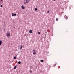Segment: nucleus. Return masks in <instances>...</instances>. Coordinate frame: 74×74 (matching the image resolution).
<instances>
[{
    "instance_id": "nucleus-4",
    "label": "nucleus",
    "mask_w": 74,
    "mask_h": 74,
    "mask_svg": "<svg viewBox=\"0 0 74 74\" xmlns=\"http://www.w3.org/2000/svg\"><path fill=\"white\" fill-rule=\"evenodd\" d=\"M2 44V41L1 40L0 41V45H1Z\"/></svg>"
},
{
    "instance_id": "nucleus-20",
    "label": "nucleus",
    "mask_w": 74,
    "mask_h": 74,
    "mask_svg": "<svg viewBox=\"0 0 74 74\" xmlns=\"http://www.w3.org/2000/svg\"><path fill=\"white\" fill-rule=\"evenodd\" d=\"M3 7V5H1V7Z\"/></svg>"
},
{
    "instance_id": "nucleus-25",
    "label": "nucleus",
    "mask_w": 74,
    "mask_h": 74,
    "mask_svg": "<svg viewBox=\"0 0 74 74\" xmlns=\"http://www.w3.org/2000/svg\"><path fill=\"white\" fill-rule=\"evenodd\" d=\"M54 1H55V0H54Z\"/></svg>"
},
{
    "instance_id": "nucleus-19",
    "label": "nucleus",
    "mask_w": 74,
    "mask_h": 74,
    "mask_svg": "<svg viewBox=\"0 0 74 74\" xmlns=\"http://www.w3.org/2000/svg\"><path fill=\"white\" fill-rule=\"evenodd\" d=\"M56 21H58V18L56 19Z\"/></svg>"
},
{
    "instance_id": "nucleus-15",
    "label": "nucleus",
    "mask_w": 74,
    "mask_h": 74,
    "mask_svg": "<svg viewBox=\"0 0 74 74\" xmlns=\"http://www.w3.org/2000/svg\"><path fill=\"white\" fill-rule=\"evenodd\" d=\"M40 33H41L40 32H38V34H40Z\"/></svg>"
},
{
    "instance_id": "nucleus-8",
    "label": "nucleus",
    "mask_w": 74,
    "mask_h": 74,
    "mask_svg": "<svg viewBox=\"0 0 74 74\" xmlns=\"http://www.w3.org/2000/svg\"><path fill=\"white\" fill-rule=\"evenodd\" d=\"M14 59H16V56H14Z\"/></svg>"
},
{
    "instance_id": "nucleus-7",
    "label": "nucleus",
    "mask_w": 74,
    "mask_h": 74,
    "mask_svg": "<svg viewBox=\"0 0 74 74\" xmlns=\"http://www.w3.org/2000/svg\"><path fill=\"white\" fill-rule=\"evenodd\" d=\"M17 66L16 65L14 67V69H16V68Z\"/></svg>"
},
{
    "instance_id": "nucleus-13",
    "label": "nucleus",
    "mask_w": 74,
    "mask_h": 74,
    "mask_svg": "<svg viewBox=\"0 0 74 74\" xmlns=\"http://www.w3.org/2000/svg\"><path fill=\"white\" fill-rule=\"evenodd\" d=\"M33 55H36V53L34 52L33 53Z\"/></svg>"
},
{
    "instance_id": "nucleus-16",
    "label": "nucleus",
    "mask_w": 74,
    "mask_h": 74,
    "mask_svg": "<svg viewBox=\"0 0 74 74\" xmlns=\"http://www.w3.org/2000/svg\"><path fill=\"white\" fill-rule=\"evenodd\" d=\"M12 16H14V13H12Z\"/></svg>"
},
{
    "instance_id": "nucleus-6",
    "label": "nucleus",
    "mask_w": 74,
    "mask_h": 74,
    "mask_svg": "<svg viewBox=\"0 0 74 74\" xmlns=\"http://www.w3.org/2000/svg\"><path fill=\"white\" fill-rule=\"evenodd\" d=\"M29 32L30 33H32V30H29Z\"/></svg>"
},
{
    "instance_id": "nucleus-23",
    "label": "nucleus",
    "mask_w": 74,
    "mask_h": 74,
    "mask_svg": "<svg viewBox=\"0 0 74 74\" xmlns=\"http://www.w3.org/2000/svg\"><path fill=\"white\" fill-rule=\"evenodd\" d=\"M24 4H26V2H24Z\"/></svg>"
},
{
    "instance_id": "nucleus-5",
    "label": "nucleus",
    "mask_w": 74,
    "mask_h": 74,
    "mask_svg": "<svg viewBox=\"0 0 74 74\" xmlns=\"http://www.w3.org/2000/svg\"><path fill=\"white\" fill-rule=\"evenodd\" d=\"M21 8H22V9H23V10H24V9H25V7H23V5L21 6Z\"/></svg>"
},
{
    "instance_id": "nucleus-24",
    "label": "nucleus",
    "mask_w": 74,
    "mask_h": 74,
    "mask_svg": "<svg viewBox=\"0 0 74 74\" xmlns=\"http://www.w3.org/2000/svg\"><path fill=\"white\" fill-rule=\"evenodd\" d=\"M1 1H3V0H0Z\"/></svg>"
},
{
    "instance_id": "nucleus-14",
    "label": "nucleus",
    "mask_w": 74,
    "mask_h": 74,
    "mask_svg": "<svg viewBox=\"0 0 74 74\" xmlns=\"http://www.w3.org/2000/svg\"><path fill=\"white\" fill-rule=\"evenodd\" d=\"M16 14H14V16H16Z\"/></svg>"
},
{
    "instance_id": "nucleus-22",
    "label": "nucleus",
    "mask_w": 74,
    "mask_h": 74,
    "mask_svg": "<svg viewBox=\"0 0 74 74\" xmlns=\"http://www.w3.org/2000/svg\"><path fill=\"white\" fill-rule=\"evenodd\" d=\"M56 64H54V66H56Z\"/></svg>"
},
{
    "instance_id": "nucleus-10",
    "label": "nucleus",
    "mask_w": 74,
    "mask_h": 74,
    "mask_svg": "<svg viewBox=\"0 0 74 74\" xmlns=\"http://www.w3.org/2000/svg\"><path fill=\"white\" fill-rule=\"evenodd\" d=\"M22 48V46H21L20 47V49H21Z\"/></svg>"
},
{
    "instance_id": "nucleus-3",
    "label": "nucleus",
    "mask_w": 74,
    "mask_h": 74,
    "mask_svg": "<svg viewBox=\"0 0 74 74\" xmlns=\"http://www.w3.org/2000/svg\"><path fill=\"white\" fill-rule=\"evenodd\" d=\"M29 1H30V0H26V3H29Z\"/></svg>"
},
{
    "instance_id": "nucleus-2",
    "label": "nucleus",
    "mask_w": 74,
    "mask_h": 74,
    "mask_svg": "<svg viewBox=\"0 0 74 74\" xmlns=\"http://www.w3.org/2000/svg\"><path fill=\"white\" fill-rule=\"evenodd\" d=\"M64 18H65V19H68V17H67V16H64Z\"/></svg>"
},
{
    "instance_id": "nucleus-11",
    "label": "nucleus",
    "mask_w": 74,
    "mask_h": 74,
    "mask_svg": "<svg viewBox=\"0 0 74 74\" xmlns=\"http://www.w3.org/2000/svg\"><path fill=\"white\" fill-rule=\"evenodd\" d=\"M18 63L19 64H21V61H19L18 62Z\"/></svg>"
},
{
    "instance_id": "nucleus-21",
    "label": "nucleus",
    "mask_w": 74,
    "mask_h": 74,
    "mask_svg": "<svg viewBox=\"0 0 74 74\" xmlns=\"http://www.w3.org/2000/svg\"><path fill=\"white\" fill-rule=\"evenodd\" d=\"M33 51H34V52H35V50H34Z\"/></svg>"
},
{
    "instance_id": "nucleus-18",
    "label": "nucleus",
    "mask_w": 74,
    "mask_h": 74,
    "mask_svg": "<svg viewBox=\"0 0 74 74\" xmlns=\"http://www.w3.org/2000/svg\"><path fill=\"white\" fill-rule=\"evenodd\" d=\"M30 73H32V70H30Z\"/></svg>"
},
{
    "instance_id": "nucleus-9",
    "label": "nucleus",
    "mask_w": 74,
    "mask_h": 74,
    "mask_svg": "<svg viewBox=\"0 0 74 74\" xmlns=\"http://www.w3.org/2000/svg\"><path fill=\"white\" fill-rule=\"evenodd\" d=\"M40 61L41 62H44V60H41Z\"/></svg>"
},
{
    "instance_id": "nucleus-17",
    "label": "nucleus",
    "mask_w": 74,
    "mask_h": 74,
    "mask_svg": "<svg viewBox=\"0 0 74 74\" xmlns=\"http://www.w3.org/2000/svg\"><path fill=\"white\" fill-rule=\"evenodd\" d=\"M49 11L48 10L47 11V13H49Z\"/></svg>"
},
{
    "instance_id": "nucleus-1",
    "label": "nucleus",
    "mask_w": 74,
    "mask_h": 74,
    "mask_svg": "<svg viewBox=\"0 0 74 74\" xmlns=\"http://www.w3.org/2000/svg\"><path fill=\"white\" fill-rule=\"evenodd\" d=\"M6 36L7 37L9 38L10 37V34L9 33H7L6 34Z\"/></svg>"
},
{
    "instance_id": "nucleus-12",
    "label": "nucleus",
    "mask_w": 74,
    "mask_h": 74,
    "mask_svg": "<svg viewBox=\"0 0 74 74\" xmlns=\"http://www.w3.org/2000/svg\"><path fill=\"white\" fill-rule=\"evenodd\" d=\"M37 8H36L35 9V11H37Z\"/></svg>"
}]
</instances>
